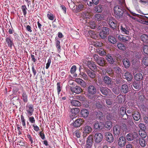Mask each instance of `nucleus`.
Listing matches in <instances>:
<instances>
[{
    "mask_svg": "<svg viewBox=\"0 0 148 148\" xmlns=\"http://www.w3.org/2000/svg\"><path fill=\"white\" fill-rule=\"evenodd\" d=\"M114 14L115 16L118 19L121 18L123 13H124L129 17H132L130 14L128 13L125 9L121 6L116 5L114 7Z\"/></svg>",
    "mask_w": 148,
    "mask_h": 148,
    "instance_id": "f257e3e1",
    "label": "nucleus"
},
{
    "mask_svg": "<svg viewBox=\"0 0 148 148\" xmlns=\"http://www.w3.org/2000/svg\"><path fill=\"white\" fill-rule=\"evenodd\" d=\"M88 93L89 98L92 99L96 93V88L92 85H90L88 87Z\"/></svg>",
    "mask_w": 148,
    "mask_h": 148,
    "instance_id": "f03ea898",
    "label": "nucleus"
},
{
    "mask_svg": "<svg viewBox=\"0 0 148 148\" xmlns=\"http://www.w3.org/2000/svg\"><path fill=\"white\" fill-rule=\"evenodd\" d=\"M113 133L115 137H118L121 136L123 131L120 126L116 125L113 127Z\"/></svg>",
    "mask_w": 148,
    "mask_h": 148,
    "instance_id": "7ed1b4c3",
    "label": "nucleus"
},
{
    "mask_svg": "<svg viewBox=\"0 0 148 148\" xmlns=\"http://www.w3.org/2000/svg\"><path fill=\"white\" fill-rule=\"evenodd\" d=\"M26 114L27 116H31L33 114L34 108L32 104H27L26 106Z\"/></svg>",
    "mask_w": 148,
    "mask_h": 148,
    "instance_id": "20e7f679",
    "label": "nucleus"
},
{
    "mask_svg": "<svg viewBox=\"0 0 148 148\" xmlns=\"http://www.w3.org/2000/svg\"><path fill=\"white\" fill-rule=\"evenodd\" d=\"M91 18V15L90 14L87 12H84L81 14L80 17V20L83 22L84 21H86L88 19Z\"/></svg>",
    "mask_w": 148,
    "mask_h": 148,
    "instance_id": "39448f33",
    "label": "nucleus"
},
{
    "mask_svg": "<svg viewBox=\"0 0 148 148\" xmlns=\"http://www.w3.org/2000/svg\"><path fill=\"white\" fill-rule=\"evenodd\" d=\"M93 143V139L92 135H90L87 138L86 141V148H91Z\"/></svg>",
    "mask_w": 148,
    "mask_h": 148,
    "instance_id": "423d86ee",
    "label": "nucleus"
},
{
    "mask_svg": "<svg viewBox=\"0 0 148 148\" xmlns=\"http://www.w3.org/2000/svg\"><path fill=\"white\" fill-rule=\"evenodd\" d=\"M86 64L88 68L92 70L96 71L97 70V65L95 62L92 61H88Z\"/></svg>",
    "mask_w": 148,
    "mask_h": 148,
    "instance_id": "0eeeda50",
    "label": "nucleus"
},
{
    "mask_svg": "<svg viewBox=\"0 0 148 148\" xmlns=\"http://www.w3.org/2000/svg\"><path fill=\"white\" fill-rule=\"evenodd\" d=\"M138 133L136 132L129 133L127 134L126 137L127 139L129 141H132L135 138H137L138 136Z\"/></svg>",
    "mask_w": 148,
    "mask_h": 148,
    "instance_id": "6e6552de",
    "label": "nucleus"
},
{
    "mask_svg": "<svg viewBox=\"0 0 148 148\" xmlns=\"http://www.w3.org/2000/svg\"><path fill=\"white\" fill-rule=\"evenodd\" d=\"M108 22L109 25L112 28L114 29L116 28L117 24L116 21L113 18H109Z\"/></svg>",
    "mask_w": 148,
    "mask_h": 148,
    "instance_id": "1a4fd4ad",
    "label": "nucleus"
},
{
    "mask_svg": "<svg viewBox=\"0 0 148 148\" xmlns=\"http://www.w3.org/2000/svg\"><path fill=\"white\" fill-rule=\"evenodd\" d=\"M94 138L95 142L97 143H99L102 141L103 136L101 133L97 132L95 134Z\"/></svg>",
    "mask_w": 148,
    "mask_h": 148,
    "instance_id": "9d476101",
    "label": "nucleus"
},
{
    "mask_svg": "<svg viewBox=\"0 0 148 148\" xmlns=\"http://www.w3.org/2000/svg\"><path fill=\"white\" fill-rule=\"evenodd\" d=\"M106 59L107 62L111 64H113L115 61V59L112 54H108L106 55Z\"/></svg>",
    "mask_w": 148,
    "mask_h": 148,
    "instance_id": "9b49d317",
    "label": "nucleus"
},
{
    "mask_svg": "<svg viewBox=\"0 0 148 148\" xmlns=\"http://www.w3.org/2000/svg\"><path fill=\"white\" fill-rule=\"evenodd\" d=\"M83 119L80 118L76 119L75 122L72 123L73 126L74 127H79L83 123Z\"/></svg>",
    "mask_w": 148,
    "mask_h": 148,
    "instance_id": "f8f14e48",
    "label": "nucleus"
},
{
    "mask_svg": "<svg viewBox=\"0 0 148 148\" xmlns=\"http://www.w3.org/2000/svg\"><path fill=\"white\" fill-rule=\"evenodd\" d=\"M106 140L109 142L111 143L114 140V137L112 134L110 132H107L105 134Z\"/></svg>",
    "mask_w": 148,
    "mask_h": 148,
    "instance_id": "ddd939ff",
    "label": "nucleus"
},
{
    "mask_svg": "<svg viewBox=\"0 0 148 148\" xmlns=\"http://www.w3.org/2000/svg\"><path fill=\"white\" fill-rule=\"evenodd\" d=\"M5 41L7 44L8 46L9 47L11 48L14 45L13 40L10 36L6 37Z\"/></svg>",
    "mask_w": 148,
    "mask_h": 148,
    "instance_id": "4468645a",
    "label": "nucleus"
},
{
    "mask_svg": "<svg viewBox=\"0 0 148 148\" xmlns=\"http://www.w3.org/2000/svg\"><path fill=\"white\" fill-rule=\"evenodd\" d=\"M103 82L106 85L110 84L112 82V79L108 76L106 75L102 77Z\"/></svg>",
    "mask_w": 148,
    "mask_h": 148,
    "instance_id": "2eb2a0df",
    "label": "nucleus"
},
{
    "mask_svg": "<svg viewBox=\"0 0 148 148\" xmlns=\"http://www.w3.org/2000/svg\"><path fill=\"white\" fill-rule=\"evenodd\" d=\"M71 91L76 94H79L82 91V89L79 87L76 86L75 87H71Z\"/></svg>",
    "mask_w": 148,
    "mask_h": 148,
    "instance_id": "dca6fc26",
    "label": "nucleus"
},
{
    "mask_svg": "<svg viewBox=\"0 0 148 148\" xmlns=\"http://www.w3.org/2000/svg\"><path fill=\"white\" fill-rule=\"evenodd\" d=\"M126 143V139L125 137L121 136L119 139L118 144L121 147L124 146Z\"/></svg>",
    "mask_w": 148,
    "mask_h": 148,
    "instance_id": "f3484780",
    "label": "nucleus"
},
{
    "mask_svg": "<svg viewBox=\"0 0 148 148\" xmlns=\"http://www.w3.org/2000/svg\"><path fill=\"white\" fill-rule=\"evenodd\" d=\"M100 91L103 94L106 96L111 91L108 88L103 87L100 88Z\"/></svg>",
    "mask_w": 148,
    "mask_h": 148,
    "instance_id": "a211bd4d",
    "label": "nucleus"
},
{
    "mask_svg": "<svg viewBox=\"0 0 148 148\" xmlns=\"http://www.w3.org/2000/svg\"><path fill=\"white\" fill-rule=\"evenodd\" d=\"M120 90L122 93L125 94L127 93L129 91L128 85L125 84H123L120 88Z\"/></svg>",
    "mask_w": 148,
    "mask_h": 148,
    "instance_id": "6ab92c4d",
    "label": "nucleus"
},
{
    "mask_svg": "<svg viewBox=\"0 0 148 148\" xmlns=\"http://www.w3.org/2000/svg\"><path fill=\"white\" fill-rule=\"evenodd\" d=\"M124 79H126L128 81H130L132 79V75L129 72H126L123 75Z\"/></svg>",
    "mask_w": 148,
    "mask_h": 148,
    "instance_id": "aec40b11",
    "label": "nucleus"
},
{
    "mask_svg": "<svg viewBox=\"0 0 148 148\" xmlns=\"http://www.w3.org/2000/svg\"><path fill=\"white\" fill-rule=\"evenodd\" d=\"M103 126V123L101 122H97L94 125V128L97 130H100L102 129Z\"/></svg>",
    "mask_w": 148,
    "mask_h": 148,
    "instance_id": "412c9836",
    "label": "nucleus"
},
{
    "mask_svg": "<svg viewBox=\"0 0 148 148\" xmlns=\"http://www.w3.org/2000/svg\"><path fill=\"white\" fill-rule=\"evenodd\" d=\"M75 81L83 87H85L86 86V84L85 82L80 78H75Z\"/></svg>",
    "mask_w": 148,
    "mask_h": 148,
    "instance_id": "4be33fe9",
    "label": "nucleus"
},
{
    "mask_svg": "<svg viewBox=\"0 0 148 148\" xmlns=\"http://www.w3.org/2000/svg\"><path fill=\"white\" fill-rule=\"evenodd\" d=\"M86 72L88 76L91 78H94L96 77V74L94 71H92L89 69H87L86 70Z\"/></svg>",
    "mask_w": 148,
    "mask_h": 148,
    "instance_id": "5701e85b",
    "label": "nucleus"
},
{
    "mask_svg": "<svg viewBox=\"0 0 148 148\" xmlns=\"http://www.w3.org/2000/svg\"><path fill=\"white\" fill-rule=\"evenodd\" d=\"M132 116L134 119L136 121H138L140 118V113L137 111L134 112L132 114Z\"/></svg>",
    "mask_w": 148,
    "mask_h": 148,
    "instance_id": "b1692460",
    "label": "nucleus"
},
{
    "mask_svg": "<svg viewBox=\"0 0 148 148\" xmlns=\"http://www.w3.org/2000/svg\"><path fill=\"white\" fill-rule=\"evenodd\" d=\"M104 58L102 57H100L99 60L97 61L96 62L99 65L101 66H104L106 64Z\"/></svg>",
    "mask_w": 148,
    "mask_h": 148,
    "instance_id": "393cba45",
    "label": "nucleus"
},
{
    "mask_svg": "<svg viewBox=\"0 0 148 148\" xmlns=\"http://www.w3.org/2000/svg\"><path fill=\"white\" fill-rule=\"evenodd\" d=\"M108 41L111 44H115L116 42V38L112 36H109L108 37Z\"/></svg>",
    "mask_w": 148,
    "mask_h": 148,
    "instance_id": "a878e982",
    "label": "nucleus"
},
{
    "mask_svg": "<svg viewBox=\"0 0 148 148\" xmlns=\"http://www.w3.org/2000/svg\"><path fill=\"white\" fill-rule=\"evenodd\" d=\"M83 130L85 133L89 134L92 131V128L90 126L86 125L84 127Z\"/></svg>",
    "mask_w": 148,
    "mask_h": 148,
    "instance_id": "bb28decb",
    "label": "nucleus"
},
{
    "mask_svg": "<svg viewBox=\"0 0 148 148\" xmlns=\"http://www.w3.org/2000/svg\"><path fill=\"white\" fill-rule=\"evenodd\" d=\"M95 19L99 23L103 18V15L100 14H97L95 15Z\"/></svg>",
    "mask_w": 148,
    "mask_h": 148,
    "instance_id": "cd10ccee",
    "label": "nucleus"
},
{
    "mask_svg": "<svg viewBox=\"0 0 148 148\" xmlns=\"http://www.w3.org/2000/svg\"><path fill=\"white\" fill-rule=\"evenodd\" d=\"M94 10L95 11L97 12H101L103 11V6L101 5H98L96 6L95 7Z\"/></svg>",
    "mask_w": 148,
    "mask_h": 148,
    "instance_id": "c85d7f7f",
    "label": "nucleus"
},
{
    "mask_svg": "<svg viewBox=\"0 0 148 148\" xmlns=\"http://www.w3.org/2000/svg\"><path fill=\"white\" fill-rule=\"evenodd\" d=\"M81 114L84 117H86L89 114V112L86 109H83L81 110Z\"/></svg>",
    "mask_w": 148,
    "mask_h": 148,
    "instance_id": "c756f323",
    "label": "nucleus"
},
{
    "mask_svg": "<svg viewBox=\"0 0 148 148\" xmlns=\"http://www.w3.org/2000/svg\"><path fill=\"white\" fill-rule=\"evenodd\" d=\"M123 64L125 68H128L130 66V62L129 60L124 59L123 60Z\"/></svg>",
    "mask_w": 148,
    "mask_h": 148,
    "instance_id": "7c9ffc66",
    "label": "nucleus"
},
{
    "mask_svg": "<svg viewBox=\"0 0 148 148\" xmlns=\"http://www.w3.org/2000/svg\"><path fill=\"white\" fill-rule=\"evenodd\" d=\"M139 143L140 145L142 147H145L146 145V143L144 139L143 138H139Z\"/></svg>",
    "mask_w": 148,
    "mask_h": 148,
    "instance_id": "2f4dec72",
    "label": "nucleus"
},
{
    "mask_svg": "<svg viewBox=\"0 0 148 148\" xmlns=\"http://www.w3.org/2000/svg\"><path fill=\"white\" fill-rule=\"evenodd\" d=\"M112 91L115 94L118 95L120 92V87L118 86H115L112 89Z\"/></svg>",
    "mask_w": 148,
    "mask_h": 148,
    "instance_id": "473e14b6",
    "label": "nucleus"
},
{
    "mask_svg": "<svg viewBox=\"0 0 148 148\" xmlns=\"http://www.w3.org/2000/svg\"><path fill=\"white\" fill-rule=\"evenodd\" d=\"M141 40L145 43L148 42V36L146 34H144L141 36Z\"/></svg>",
    "mask_w": 148,
    "mask_h": 148,
    "instance_id": "72a5a7b5",
    "label": "nucleus"
},
{
    "mask_svg": "<svg viewBox=\"0 0 148 148\" xmlns=\"http://www.w3.org/2000/svg\"><path fill=\"white\" fill-rule=\"evenodd\" d=\"M143 77L142 74L140 73L136 74L135 76V79L137 81L140 80L143 78Z\"/></svg>",
    "mask_w": 148,
    "mask_h": 148,
    "instance_id": "f704fd0d",
    "label": "nucleus"
},
{
    "mask_svg": "<svg viewBox=\"0 0 148 148\" xmlns=\"http://www.w3.org/2000/svg\"><path fill=\"white\" fill-rule=\"evenodd\" d=\"M120 29L122 32L123 34L127 35L129 34V32L127 28L126 29L125 28L123 27L122 25L120 26Z\"/></svg>",
    "mask_w": 148,
    "mask_h": 148,
    "instance_id": "c9c22d12",
    "label": "nucleus"
},
{
    "mask_svg": "<svg viewBox=\"0 0 148 148\" xmlns=\"http://www.w3.org/2000/svg\"><path fill=\"white\" fill-rule=\"evenodd\" d=\"M79 112V110L77 108H74L71 110V112L73 114H74L75 115H76ZM74 116L75 117V115Z\"/></svg>",
    "mask_w": 148,
    "mask_h": 148,
    "instance_id": "e433bc0d",
    "label": "nucleus"
},
{
    "mask_svg": "<svg viewBox=\"0 0 148 148\" xmlns=\"http://www.w3.org/2000/svg\"><path fill=\"white\" fill-rule=\"evenodd\" d=\"M117 46L119 49L123 51L125 50L126 48V46L122 43H118Z\"/></svg>",
    "mask_w": 148,
    "mask_h": 148,
    "instance_id": "4c0bfd02",
    "label": "nucleus"
},
{
    "mask_svg": "<svg viewBox=\"0 0 148 148\" xmlns=\"http://www.w3.org/2000/svg\"><path fill=\"white\" fill-rule=\"evenodd\" d=\"M71 103L72 105L75 106H81V103L78 101L77 100H73Z\"/></svg>",
    "mask_w": 148,
    "mask_h": 148,
    "instance_id": "58836bf2",
    "label": "nucleus"
},
{
    "mask_svg": "<svg viewBox=\"0 0 148 148\" xmlns=\"http://www.w3.org/2000/svg\"><path fill=\"white\" fill-rule=\"evenodd\" d=\"M84 8V6L82 4H79L76 7V9L77 11L78 12L82 10Z\"/></svg>",
    "mask_w": 148,
    "mask_h": 148,
    "instance_id": "ea45409f",
    "label": "nucleus"
},
{
    "mask_svg": "<svg viewBox=\"0 0 148 148\" xmlns=\"http://www.w3.org/2000/svg\"><path fill=\"white\" fill-rule=\"evenodd\" d=\"M88 33L89 36L93 38H95L96 37L95 32L92 30H90L88 32Z\"/></svg>",
    "mask_w": 148,
    "mask_h": 148,
    "instance_id": "a19ab883",
    "label": "nucleus"
},
{
    "mask_svg": "<svg viewBox=\"0 0 148 148\" xmlns=\"http://www.w3.org/2000/svg\"><path fill=\"white\" fill-rule=\"evenodd\" d=\"M78 77L83 78L85 80H87L88 79L87 75L83 72L80 73Z\"/></svg>",
    "mask_w": 148,
    "mask_h": 148,
    "instance_id": "79ce46f5",
    "label": "nucleus"
},
{
    "mask_svg": "<svg viewBox=\"0 0 148 148\" xmlns=\"http://www.w3.org/2000/svg\"><path fill=\"white\" fill-rule=\"evenodd\" d=\"M126 113V109L124 107L120 108L119 111V114L121 116H123Z\"/></svg>",
    "mask_w": 148,
    "mask_h": 148,
    "instance_id": "37998d69",
    "label": "nucleus"
},
{
    "mask_svg": "<svg viewBox=\"0 0 148 148\" xmlns=\"http://www.w3.org/2000/svg\"><path fill=\"white\" fill-rule=\"evenodd\" d=\"M106 128L110 129L112 126V122L110 121H108L106 122L105 125Z\"/></svg>",
    "mask_w": 148,
    "mask_h": 148,
    "instance_id": "c03bdc74",
    "label": "nucleus"
},
{
    "mask_svg": "<svg viewBox=\"0 0 148 148\" xmlns=\"http://www.w3.org/2000/svg\"><path fill=\"white\" fill-rule=\"evenodd\" d=\"M62 88V87L61 86L60 83L59 82L57 83V90L58 95L60 94Z\"/></svg>",
    "mask_w": 148,
    "mask_h": 148,
    "instance_id": "a18cd8bd",
    "label": "nucleus"
},
{
    "mask_svg": "<svg viewBox=\"0 0 148 148\" xmlns=\"http://www.w3.org/2000/svg\"><path fill=\"white\" fill-rule=\"evenodd\" d=\"M22 99L24 102L26 103L27 101V97L25 93H23L22 95Z\"/></svg>",
    "mask_w": 148,
    "mask_h": 148,
    "instance_id": "49530a36",
    "label": "nucleus"
},
{
    "mask_svg": "<svg viewBox=\"0 0 148 148\" xmlns=\"http://www.w3.org/2000/svg\"><path fill=\"white\" fill-rule=\"evenodd\" d=\"M142 63H143L145 65L148 66V57H145L143 58L142 60Z\"/></svg>",
    "mask_w": 148,
    "mask_h": 148,
    "instance_id": "de8ad7c7",
    "label": "nucleus"
},
{
    "mask_svg": "<svg viewBox=\"0 0 148 148\" xmlns=\"http://www.w3.org/2000/svg\"><path fill=\"white\" fill-rule=\"evenodd\" d=\"M107 35V34H106L104 33V32L102 31L100 32L99 34V36L102 39L106 38Z\"/></svg>",
    "mask_w": 148,
    "mask_h": 148,
    "instance_id": "09e8293b",
    "label": "nucleus"
},
{
    "mask_svg": "<svg viewBox=\"0 0 148 148\" xmlns=\"http://www.w3.org/2000/svg\"><path fill=\"white\" fill-rule=\"evenodd\" d=\"M21 9L22 12H23L24 15L25 16L27 13V8L25 5H23L21 6Z\"/></svg>",
    "mask_w": 148,
    "mask_h": 148,
    "instance_id": "8fccbe9b",
    "label": "nucleus"
},
{
    "mask_svg": "<svg viewBox=\"0 0 148 148\" xmlns=\"http://www.w3.org/2000/svg\"><path fill=\"white\" fill-rule=\"evenodd\" d=\"M56 46L57 48L58 49H60L61 48L60 46V42L59 40L58 39L57 37H56Z\"/></svg>",
    "mask_w": 148,
    "mask_h": 148,
    "instance_id": "3c124183",
    "label": "nucleus"
},
{
    "mask_svg": "<svg viewBox=\"0 0 148 148\" xmlns=\"http://www.w3.org/2000/svg\"><path fill=\"white\" fill-rule=\"evenodd\" d=\"M93 45L97 47H101L102 46V44L101 42L97 41L94 42Z\"/></svg>",
    "mask_w": 148,
    "mask_h": 148,
    "instance_id": "603ef678",
    "label": "nucleus"
},
{
    "mask_svg": "<svg viewBox=\"0 0 148 148\" xmlns=\"http://www.w3.org/2000/svg\"><path fill=\"white\" fill-rule=\"evenodd\" d=\"M102 31L104 32L107 35L109 34V28L106 27H103Z\"/></svg>",
    "mask_w": 148,
    "mask_h": 148,
    "instance_id": "864d4df0",
    "label": "nucleus"
},
{
    "mask_svg": "<svg viewBox=\"0 0 148 148\" xmlns=\"http://www.w3.org/2000/svg\"><path fill=\"white\" fill-rule=\"evenodd\" d=\"M89 25L90 27L92 29L94 28L96 26L95 24L94 21H90L89 23Z\"/></svg>",
    "mask_w": 148,
    "mask_h": 148,
    "instance_id": "5fc2aeb1",
    "label": "nucleus"
},
{
    "mask_svg": "<svg viewBox=\"0 0 148 148\" xmlns=\"http://www.w3.org/2000/svg\"><path fill=\"white\" fill-rule=\"evenodd\" d=\"M122 42H127L129 41L130 39V37L128 36H123V38Z\"/></svg>",
    "mask_w": 148,
    "mask_h": 148,
    "instance_id": "6e6d98bb",
    "label": "nucleus"
},
{
    "mask_svg": "<svg viewBox=\"0 0 148 148\" xmlns=\"http://www.w3.org/2000/svg\"><path fill=\"white\" fill-rule=\"evenodd\" d=\"M21 119L23 126L25 127L26 125L25 122V119L24 116L22 115H21Z\"/></svg>",
    "mask_w": 148,
    "mask_h": 148,
    "instance_id": "4d7b16f0",
    "label": "nucleus"
},
{
    "mask_svg": "<svg viewBox=\"0 0 148 148\" xmlns=\"http://www.w3.org/2000/svg\"><path fill=\"white\" fill-rule=\"evenodd\" d=\"M114 69L115 72L118 74L120 73L121 72V69L118 66L115 67Z\"/></svg>",
    "mask_w": 148,
    "mask_h": 148,
    "instance_id": "13d9d810",
    "label": "nucleus"
},
{
    "mask_svg": "<svg viewBox=\"0 0 148 148\" xmlns=\"http://www.w3.org/2000/svg\"><path fill=\"white\" fill-rule=\"evenodd\" d=\"M99 54L101 56H103L106 55V52L103 49H101L99 51Z\"/></svg>",
    "mask_w": 148,
    "mask_h": 148,
    "instance_id": "bf43d9fd",
    "label": "nucleus"
},
{
    "mask_svg": "<svg viewBox=\"0 0 148 148\" xmlns=\"http://www.w3.org/2000/svg\"><path fill=\"white\" fill-rule=\"evenodd\" d=\"M99 24H100V25H99V29H101L102 27H100V25L101 26H106L107 24L105 22L103 21H101L98 23Z\"/></svg>",
    "mask_w": 148,
    "mask_h": 148,
    "instance_id": "052dcab7",
    "label": "nucleus"
},
{
    "mask_svg": "<svg viewBox=\"0 0 148 148\" xmlns=\"http://www.w3.org/2000/svg\"><path fill=\"white\" fill-rule=\"evenodd\" d=\"M140 129L142 131H144L146 129V127L144 124L140 123L138 125Z\"/></svg>",
    "mask_w": 148,
    "mask_h": 148,
    "instance_id": "680f3d73",
    "label": "nucleus"
},
{
    "mask_svg": "<svg viewBox=\"0 0 148 148\" xmlns=\"http://www.w3.org/2000/svg\"><path fill=\"white\" fill-rule=\"evenodd\" d=\"M141 132H140L139 133V135L140 136L142 137L141 138H143H143H145L146 136V134L145 133V132L144 131H143Z\"/></svg>",
    "mask_w": 148,
    "mask_h": 148,
    "instance_id": "e2e57ef3",
    "label": "nucleus"
},
{
    "mask_svg": "<svg viewBox=\"0 0 148 148\" xmlns=\"http://www.w3.org/2000/svg\"><path fill=\"white\" fill-rule=\"evenodd\" d=\"M47 17L48 18L51 20H53L54 19V15L51 13H49L47 14Z\"/></svg>",
    "mask_w": 148,
    "mask_h": 148,
    "instance_id": "0e129e2a",
    "label": "nucleus"
},
{
    "mask_svg": "<svg viewBox=\"0 0 148 148\" xmlns=\"http://www.w3.org/2000/svg\"><path fill=\"white\" fill-rule=\"evenodd\" d=\"M143 51L145 54H148V46L144 45V46Z\"/></svg>",
    "mask_w": 148,
    "mask_h": 148,
    "instance_id": "69168bd1",
    "label": "nucleus"
},
{
    "mask_svg": "<svg viewBox=\"0 0 148 148\" xmlns=\"http://www.w3.org/2000/svg\"><path fill=\"white\" fill-rule=\"evenodd\" d=\"M27 116L28 117L29 121L30 123H35V120L33 116Z\"/></svg>",
    "mask_w": 148,
    "mask_h": 148,
    "instance_id": "338daca9",
    "label": "nucleus"
},
{
    "mask_svg": "<svg viewBox=\"0 0 148 148\" xmlns=\"http://www.w3.org/2000/svg\"><path fill=\"white\" fill-rule=\"evenodd\" d=\"M76 66L75 65L73 66L71 68V70H70L71 73H74L75 72V71L76 70Z\"/></svg>",
    "mask_w": 148,
    "mask_h": 148,
    "instance_id": "774afa93",
    "label": "nucleus"
}]
</instances>
